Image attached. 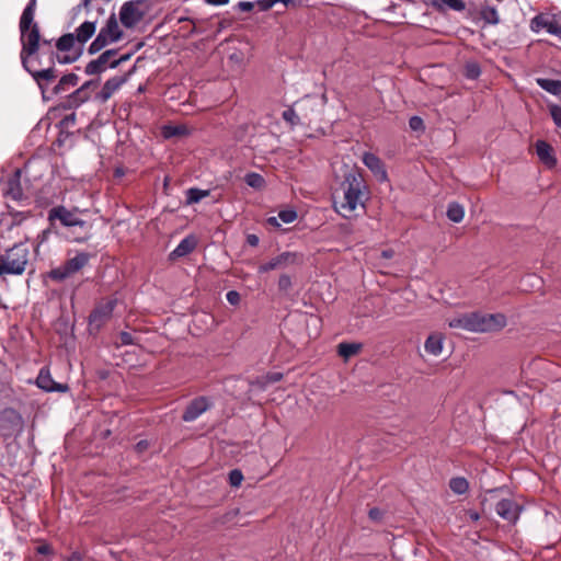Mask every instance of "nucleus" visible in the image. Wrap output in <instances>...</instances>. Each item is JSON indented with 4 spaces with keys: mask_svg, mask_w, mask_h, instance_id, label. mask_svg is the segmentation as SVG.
<instances>
[{
    "mask_svg": "<svg viewBox=\"0 0 561 561\" xmlns=\"http://www.w3.org/2000/svg\"><path fill=\"white\" fill-rule=\"evenodd\" d=\"M35 10L36 0H30L20 16L19 31L21 43V64H28V57L39 50L42 36L39 25L34 21Z\"/></svg>",
    "mask_w": 561,
    "mask_h": 561,
    "instance_id": "nucleus-1",
    "label": "nucleus"
},
{
    "mask_svg": "<svg viewBox=\"0 0 561 561\" xmlns=\"http://www.w3.org/2000/svg\"><path fill=\"white\" fill-rule=\"evenodd\" d=\"M339 190L343 195L341 208L348 213L354 211L357 205L364 206V201L369 195L362 171L357 168H353L344 174Z\"/></svg>",
    "mask_w": 561,
    "mask_h": 561,
    "instance_id": "nucleus-2",
    "label": "nucleus"
},
{
    "mask_svg": "<svg viewBox=\"0 0 561 561\" xmlns=\"http://www.w3.org/2000/svg\"><path fill=\"white\" fill-rule=\"evenodd\" d=\"M505 325L506 317L503 313L468 312L449 321L450 328L471 332H494L502 330Z\"/></svg>",
    "mask_w": 561,
    "mask_h": 561,
    "instance_id": "nucleus-3",
    "label": "nucleus"
},
{
    "mask_svg": "<svg viewBox=\"0 0 561 561\" xmlns=\"http://www.w3.org/2000/svg\"><path fill=\"white\" fill-rule=\"evenodd\" d=\"M55 46L58 51L65 53L62 56H60L58 53H49V57L46 59V67L44 68H36L31 71H27L33 79L38 84L39 89L42 90L43 99L48 100L46 96V92L44 89V82L48 83L55 79V62L58 61L59 64H70V55L67 54L70 51V32L64 33L55 43Z\"/></svg>",
    "mask_w": 561,
    "mask_h": 561,
    "instance_id": "nucleus-4",
    "label": "nucleus"
},
{
    "mask_svg": "<svg viewBox=\"0 0 561 561\" xmlns=\"http://www.w3.org/2000/svg\"><path fill=\"white\" fill-rule=\"evenodd\" d=\"M67 110H70V95H66L65 101L48 111V118L50 121L58 119L55 124L58 135L51 145V149L55 154L59 156L66 153L67 142L70 140V114L62 115V112Z\"/></svg>",
    "mask_w": 561,
    "mask_h": 561,
    "instance_id": "nucleus-5",
    "label": "nucleus"
},
{
    "mask_svg": "<svg viewBox=\"0 0 561 561\" xmlns=\"http://www.w3.org/2000/svg\"><path fill=\"white\" fill-rule=\"evenodd\" d=\"M30 250L26 243L18 242L0 254V276L22 275L28 263Z\"/></svg>",
    "mask_w": 561,
    "mask_h": 561,
    "instance_id": "nucleus-6",
    "label": "nucleus"
},
{
    "mask_svg": "<svg viewBox=\"0 0 561 561\" xmlns=\"http://www.w3.org/2000/svg\"><path fill=\"white\" fill-rule=\"evenodd\" d=\"M123 36L124 32L119 28L116 15L115 13H112L107 19L105 26L100 30L98 36L90 44L88 53L90 55L96 54L108 44L118 42Z\"/></svg>",
    "mask_w": 561,
    "mask_h": 561,
    "instance_id": "nucleus-7",
    "label": "nucleus"
},
{
    "mask_svg": "<svg viewBox=\"0 0 561 561\" xmlns=\"http://www.w3.org/2000/svg\"><path fill=\"white\" fill-rule=\"evenodd\" d=\"M24 428V419L14 408L7 407L0 410V434L4 438L19 436Z\"/></svg>",
    "mask_w": 561,
    "mask_h": 561,
    "instance_id": "nucleus-8",
    "label": "nucleus"
},
{
    "mask_svg": "<svg viewBox=\"0 0 561 561\" xmlns=\"http://www.w3.org/2000/svg\"><path fill=\"white\" fill-rule=\"evenodd\" d=\"M116 302V299H106L101 301L89 316L90 325H94L99 329L107 322L112 318Z\"/></svg>",
    "mask_w": 561,
    "mask_h": 561,
    "instance_id": "nucleus-9",
    "label": "nucleus"
},
{
    "mask_svg": "<svg viewBox=\"0 0 561 561\" xmlns=\"http://www.w3.org/2000/svg\"><path fill=\"white\" fill-rule=\"evenodd\" d=\"M35 385L45 392H67L68 383H60L53 379L48 367H42L35 379Z\"/></svg>",
    "mask_w": 561,
    "mask_h": 561,
    "instance_id": "nucleus-10",
    "label": "nucleus"
},
{
    "mask_svg": "<svg viewBox=\"0 0 561 561\" xmlns=\"http://www.w3.org/2000/svg\"><path fill=\"white\" fill-rule=\"evenodd\" d=\"M495 510L500 517L515 525L519 518L523 506L512 499H503L496 503Z\"/></svg>",
    "mask_w": 561,
    "mask_h": 561,
    "instance_id": "nucleus-11",
    "label": "nucleus"
},
{
    "mask_svg": "<svg viewBox=\"0 0 561 561\" xmlns=\"http://www.w3.org/2000/svg\"><path fill=\"white\" fill-rule=\"evenodd\" d=\"M300 255L296 252H283L268 262L259 266V273H267L272 270L283 268L288 265L298 264Z\"/></svg>",
    "mask_w": 561,
    "mask_h": 561,
    "instance_id": "nucleus-12",
    "label": "nucleus"
},
{
    "mask_svg": "<svg viewBox=\"0 0 561 561\" xmlns=\"http://www.w3.org/2000/svg\"><path fill=\"white\" fill-rule=\"evenodd\" d=\"M136 71V65L123 76H115L103 84L102 89L96 93V99L101 102L108 100L112 94L124 84L129 77Z\"/></svg>",
    "mask_w": 561,
    "mask_h": 561,
    "instance_id": "nucleus-13",
    "label": "nucleus"
},
{
    "mask_svg": "<svg viewBox=\"0 0 561 561\" xmlns=\"http://www.w3.org/2000/svg\"><path fill=\"white\" fill-rule=\"evenodd\" d=\"M363 162L379 182L388 181V173L385 163L378 156L373 152H365L363 156Z\"/></svg>",
    "mask_w": 561,
    "mask_h": 561,
    "instance_id": "nucleus-14",
    "label": "nucleus"
},
{
    "mask_svg": "<svg viewBox=\"0 0 561 561\" xmlns=\"http://www.w3.org/2000/svg\"><path fill=\"white\" fill-rule=\"evenodd\" d=\"M536 153L539 161L548 169H553L557 165V158L553 147L546 140H537L535 144Z\"/></svg>",
    "mask_w": 561,
    "mask_h": 561,
    "instance_id": "nucleus-15",
    "label": "nucleus"
},
{
    "mask_svg": "<svg viewBox=\"0 0 561 561\" xmlns=\"http://www.w3.org/2000/svg\"><path fill=\"white\" fill-rule=\"evenodd\" d=\"M209 408V402L206 397H197L193 399L185 408L182 414L184 422H191L197 419L203 412Z\"/></svg>",
    "mask_w": 561,
    "mask_h": 561,
    "instance_id": "nucleus-16",
    "label": "nucleus"
},
{
    "mask_svg": "<svg viewBox=\"0 0 561 561\" xmlns=\"http://www.w3.org/2000/svg\"><path fill=\"white\" fill-rule=\"evenodd\" d=\"M118 49H107L103 51L96 59L91 60L87 67L85 72L88 75H100L106 69V66H110V62L113 60L112 58L116 56Z\"/></svg>",
    "mask_w": 561,
    "mask_h": 561,
    "instance_id": "nucleus-17",
    "label": "nucleus"
},
{
    "mask_svg": "<svg viewBox=\"0 0 561 561\" xmlns=\"http://www.w3.org/2000/svg\"><path fill=\"white\" fill-rule=\"evenodd\" d=\"M30 217V211H20L11 206H8V214L1 220L2 226L7 231H12L15 227H19Z\"/></svg>",
    "mask_w": 561,
    "mask_h": 561,
    "instance_id": "nucleus-18",
    "label": "nucleus"
},
{
    "mask_svg": "<svg viewBox=\"0 0 561 561\" xmlns=\"http://www.w3.org/2000/svg\"><path fill=\"white\" fill-rule=\"evenodd\" d=\"M197 247V239L195 236L191 234L184 238L179 245L169 254L170 261H175L180 257L188 255L192 253Z\"/></svg>",
    "mask_w": 561,
    "mask_h": 561,
    "instance_id": "nucleus-19",
    "label": "nucleus"
},
{
    "mask_svg": "<svg viewBox=\"0 0 561 561\" xmlns=\"http://www.w3.org/2000/svg\"><path fill=\"white\" fill-rule=\"evenodd\" d=\"M5 196L11 197L14 201H22L24 198V193L21 185V170L18 169L14 171L12 176H10L7 181L5 187Z\"/></svg>",
    "mask_w": 561,
    "mask_h": 561,
    "instance_id": "nucleus-20",
    "label": "nucleus"
},
{
    "mask_svg": "<svg viewBox=\"0 0 561 561\" xmlns=\"http://www.w3.org/2000/svg\"><path fill=\"white\" fill-rule=\"evenodd\" d=\"M12 376L5 365L0 362V397L2 399H11L13 397V388L11 387Z\"/></svg>",
    "mask_w": 561,
    "mask_h": 561,
    "instance_id": "nucleus-21",
    "label": "nucleus"
},
{
    "mask_svg": "<svg viewBox=\"0 0 561 561\" xmlns=\"http://www.w3.org/2000/svg\"><path fill=\"white\" fill-rule=\"evenodd\" d=\"M47 219L56 220L62 228H70V210L65 206H55L49 209Z\"/></svg>",
    "mask_w": 561,
    "mask_h": 561,
    "instance_id": "nucleus-22",
    "label": "nucleus"
},
{
    "mask_svg": "<svg viewBox=\"0 0 561 561\" xmlns=\"http://www.w3.org/2000/svg\"><path fill=\"white\" fill-rule=\"evenodd\" d=\"M99 87V79L85 82L81 88L72 92V103H83L90 98V93Z\"/></svg>",
    "mask_w": 561,
    "mask_h": 561,
    "instance_id": "nucleus-23",
    "label": "nucleus"
},
{
    "mask_svg": "<svg viewBox=\"0 0 561 561\" xmlns=\"http://www.w3.org/2000/svg\"><path fill=\"white\" fill-rule=\"evenodd\" d=\"M70 276V257L66 259L61 266L51 268L46 277L47 279L55 282V283H61L62 280L67 279Z\"/></svg>",
    "mask_w": 561,
    "mask_h": 561,
    "instance_id": "nucleus-24",
    "label": "nucleus"
},
{
    "mask_svg": "<svg viewBox=\"0 0 561 561\" xmlns=\"http://www.w3.org/2000/svg\"><path fill=\"white\" fill-rule=\"evenodd\" d=\"M60 308H64L62 302ZM54 330L60 335L61 341L67 346L69 340V317L64 312V309H61L60 317L54 323Z\"/></svg>",
    "mask_w": 561,
    "mask_h": 561,
    "instance_id": "nucleus-25",
    "label": "nucleus"
},
{
    "mask_svg": "<svg viewBox=\"0 0 561 561\" xmlns=\"http://www.w3.org/2000/svg\"><path fill=\"white\" fill-rule=\"evenodd\" d=\"M95 33V23L85 21L77 30L76 35L72 34V43L75 39L81 44L85 43Z\"/></svg>",
    "mask_w": 561,
    "mask_h": 561,
    "instance_id": "nucleus-26",
    "label": "nucleus"
},
{
    "mask_svg": "<svg viewBox=\"0 0 561 561\" xmlns=\"http://www.w3.org/2000/svg\"><path fill=\"white\" fill-rule=\"evenodd\" d=\"M432 7L439 13H445L446 9L462 11L466 3L462 0H432Z\"/></svg>",
    "mask_w": 561,
    "mask_h": 561,
    "instance_id": "nucleus-27",
    "label": "nucleus"
},
{
    "mask_svg": "<svg viewBox=\"0 0 561 561\" xmlns=\"http://www.w3.org/2000/svg\"><path fill=\"white\" fill-rule=\"evenodd\" d=\"M161 135L164 139L173 137L188 136L190 130L186 125H164L161 128Z\"/></svg>",
    "mask_w": 561,
    "mask_h": 561,
    "instance_id": "nucleus-28",
    "label": "nucleus"
},
{
    "mask_svg": "<svg viewBox=\"0 0 561 561\" xmlns=\"http://www.w3.org/2000/svg\"><path fill=\"white\" fill-rule=\"evenodd\" d=\"M362 347L363 345L360 343L343 342L337 345V354L344 359H348L352 356L357 355L360 352Z\"/></svg>",
    "mask_w": 561,
    "mask_h": 561,
    "instance_id": "nucleus-29",
    "label": "nucleus"
},
{
    "mask_svg": "<svg viewBox=\"0 0 561 561\" xmlns=\"http://www.w3.org/2000/svg\"><path fill=\"white\" fill-rule=\"evenodd\" d=\"M302 321L308 331V336L316 339L319 335V329L321 324V319L314 314H304Z\"/></svg>",
    "mask_w": 561,
    "mask_h": 561,
    "instance_id": "nucleus-30",
    "label": "nucleus"
},
{
    "mask_svg": "<svg viewBox=\"0 0 561 561\" xmlns=\"http://www.w3.org/2000/svg\"><path fill=\"white\" fill-rule=\"evenodd\" d=\"M538 85L553 95H561V80L547 78L537 79Z\"/></svg>",
    "mask_w": 561,
    "mask_h": 561,
    "instance_id": "nucleus-31",
    "label": "nucleus"
},
{
    "mask_svg": "<svg viewBox=\"0 0 561 561\" xmlns=\"http://www.w3.org/2000/svg\"><path fill=\"white\" fill-rule=\"evenodd\" d=\"M480 18L486 23V24H499L500 18L497 14V11L494 7H491L489 4L481 5L480 9Z\"/></svg>",
    "mask_w": 561,
    "mask_h": 561,
    "instance_id": "nucleus-32",
    "label": "nucleus"
},
{
    "mask_svg": "<svg viewBox=\"0 0 561 561\" xmlns=\"http://www.w3.org/2000/svg\"><path fill=\"white\" fill-rule=\"evenodd\" d=\"M443 348V337L438 334H431L425 341L426 352L438 355Z\"/></svg>",
    "mask_w": 561,
    "mask_h": 561,
    "instance_id": "nucleus-33",
    "label": "nucleus"
},
{
    "mask_svg": "<svg viewBox=\"0 0 561 561\" xmlns=\"http://www.w3.org/2000/svg\"><path fill=\"white\" fill-rule=\"evenodd\" d=\"M30 58L28 64H22L25 71H31L36 68H44L46 67V59L47 55H42V51L38 50V53H35Z\"/></svg>",
    "mask_w": 561,
    "mask_h": 561,
    "instance_id": "nucleus-34",
    "label": "nucleus"
},
{
    "mask_svg": "<svg viewBox=\"0 0 561 561\" xmlns=\"http://www.w3.org/2000/svg\"><path fill=\"white\" fill-rule=\"evenodd\" d=\"M244 182L247 183V185L257 191H261L266 186L265 179L260 173L256 172H250L245 174Z\"/></svg>",
    "mask_w": 561,
    "mask_h": 561,
    "instance_id": "nucleus-35",
    "label": "nucleus"
},
{
    "mask_svg": "<svg viewBox=\"0 0 561 561\" xmlns=\"http://www.w3.org/2000/svg\"><path fill=\"white\" fill-rule=\"evenodd\" d=\"M95 255V253L78 252L72 257V274L79 272L82 267H84L88 264L89 260L91 257H94Z\"/></svg>",
    "mask_w": 561,
    "mask_h": 561,
    "instance_id": "nucleus-36",
    "label": "nucleus"
},
{
    "mask_svg": "<svg viewBox=\"0 0 561 561\" xmlns=\"http://www.w3.org/2000/svg\"><path fill=\"white\" fill-rule=\"evenodd\" d=\"M450 490L456 494H465L469 490V482L463 477H455L449 481Z\"/></svg>",
    "mask_w": 561,
    "mask_h": 561,
    "instance_id": "nucleus-37",
    "label": "nucleus"
},
{
    "mask_svg": "<svg viewBox=\"0 0 561 561\" xmlns=\"http://www.w3.org/2000/svg\"><path fill=\"white\" fill-rule=\"evenodd\" d=\"M446 215L453 222H460L465 215L463 207L458 203H450Z\"/></svg>",
    "mask_w": 561,
    "mask_h": 561,
    "instance_id": "nucleus-38",
    "label": "nucleus"
},
{
    "mask_svg": "<svg viewBox=\"0 0 561 561\" xmlns=\"http://www.w3.org/2000/svg\"><path fill=\"white\" fill-rule=\"evenodd\" d=\"M60 227L61 226L56 220L48 221V227L46 229H44L41 232V234L38 236L39 241L43 243V242L48 241L51 236L59 237L60 236V231H59Z\"/></svg>",
    "mask_w": 561,
    "mask_h": 561,
    "instance_id": "nucleus-39",
    "label": "nucleus"
},
{
    "mask_svg": "<svg viewBox=\"0 0 561 561\" xmlns=\"http://www.w3.org/2000/svg\"><path fill=\"white\" fill-rule=\"evenodd\" d=\"M209 195V191L199 190L196 187H192L186 191V204L192 205L198 203L202 198Z\"/></svg>",
    "mask_w": 561,
    "mask_h": 561,
    "instance_id": "nucleus-40",
    "label": "nucleus"
},
{
    "mask_svg": "<svg viewBox=\"0 0 561 561\" xmlns=\"http://www.w3.org/2000/svg\"><path fill=\"white\" fill-rule=\"evenodd\" d=\"M481 75L480 65L477 61L466 62L463 68V76L467 79L476 80Z\"/></svg>",
    "mask_w": 561,
    "mask_h": 561,
    "instance_id": "nucleus-41",
    "label": "nucleus"
},
{
    "mask_svg": "<svg viewBox=\"0 0 561 561\" xmlns=\"http://www.w3.org/2000/svg\"><path fill=\"white\" fill-rule=\"evenodd\" d=\"M548 19L542 14H538L530 21V27L534 32H539L541 28H547Z\"/></svg>",
    "mask_w": 561,
    "mask_h": 561,
    "instance_id": "nucleus-42",
    "label": "nucleus"
},
{
    "mask_svg": "<svg viewBox=\"0 0 561 561\" xmlns=\"http://www.w3.org/2000/svg\"><path fill=\"white\" fill-rule=\"evenodd\" d=\"M282 117L285 122L289 123L291 126L298 125L300 123L299 117L297 116V114L293 107H288L287 110H285L282 114Z\"/></svg>",
    "mask_w": 561,
    "mask_h": 561,
    "instance_id": "nucleus-43",
    "label": "nucleus"
},
{
    "mask_svg": "<svg viewBox=\"0 0 561 561\" xmlns=\"http://www.w3.org/2000/svg\"><path fill=\"white\" fill-rule=\"evenodd\" d=\"M243 481L242 471L239 469H233L229 472V483L231 486L238 488Z\"/></svg>",
    "mask_w": 561,
    "mask_h": 561,
    "instance_id": "nucleus-44",
    "label": "nucleus"
},
{
    "mask_svg": "<svg viewBox=\"0 0 561 561\" xmlns=\"http://www.w3.org/2000/svg\"><path fill=\"white\" fill-rule=\"evenodd\" d=\"M70 85V73H65L57 84L53 89L54 94H58L61 91H66L67 87Z\"/></svg>",
    "mask_w": 561,
    "mask_h": 561,
    "instance_id": "nucleus-45",
    "label": "nucleus"
},
{
    "mask_svg": "<svg viewBox=\"0 0 561 561\" xmlns=\"http://www.w3.org/2000/svg\"><path fill=\"white\" fill-rule=\"evenodd\" d=\"M409 127L413 130V131H424L425 130V125H424V121L422 117L420 116H412L410 119H409Z\"/></svg>",
    "mask_w": 561,
    "mask_h": 561,
    "instance_id": "nucleus-46",
    "label": "nucleus"
},
{
    "mask_svg": "<svg viewBox=\"0 0 561 561\" xmlns=\"http://www.w3.org/2000/svg\"><path fill=\"white\" fill-rule=\"evenodd\" d=\"M278 218L286 222V224H290L293 222L294 220H296L297 218V211L294 210V209H285V210H280L278 213Z\"/></svg>",
    "mask_w": 561,
    "mask_h": 561,
    "instance_id": "nucleus-47",
    "label": "nucleus"
},
{
    "mask_svg": "<svg viewBox=\"0 0 561 561\" xmlns=\"http://www.w3.org/2000/svg\"><path fill=\"white\" fill-rule=\"evenodd\" d=\"M116 346L134 344L133 335L129 332L122 331L115 342Z\"/></svg>",
    "mask_w": 561,
    "mask_h": 561,
    "instance_id": "nucleus-48",
    "label": "nucleus"
},
{
    "mask_svg": "<svg viewBox=\"0 0 561 561\" xmlns=\"http://www.w3.org/2000/svg\"><path fill=\"white\" fill-rule=\"evenodd\" d=\"M385 516V512L379 507H371L368 511V517L374 523H381Z\"/></svg>",
    "mask_w": 561,
    "mask_h": 561,
    "instance_id": "nucleus-49",
    "label": "nucleus"
},
{
    "mask_svg": "<svg viewBox=\"0 0 561 561\" xmlns=\"http://www.w3.org/2000/svg\"><path fill=\"white\" fill-rule=\"evenodd\" d=\"M549 111L554 124L561 128V107L559 105H550Z\"/></svg>",
    "mask_w": 561,
    "mask_h": 561,
    "instance_id": "nucleus-50",
    "label": "nucleus"
},
{
    "mask_svg": "<svg viewBox=\"0 0 561 561\" xmlns=\"http://www.w3.org/2000/svg\"><path fill=\"white\" fill-rule=\"evenodd\" d=\"M53 42L54 39L42 38L39 46L42 55H47V57H49V53H56L55 50H53Z\"/></svg>",
    "mask_w": 561,
    "mask_h": 561,
    "instance_id": "nucleus-51",
    "label": "nucleus"
},
{
    "mask_svg": "<svg viewBox=\"0 0 561 561\" xmlns=\"http://www.w3.org/2000/svg\"><path fill=\"white\" fill-rule=\"evenodd\" d=\"M279 1L280 0H257L255 2V5L259 8L260 11H267V10L272 9Z\"/></svg>",
    "mask_w": 561,
    "mask_h": 561,
    "instance_id": "nucleus-52",
    "label": "nucleus"
},
{
    "mask_svg": "<svg viewBox=\"0 0 561 561\" xmlns=\"http://www.w3.org/2000/svg\"><path fill=\"white\" fill-rule=\"evenodd\" d=\"M291 287V278L289 275L283 274L278 279V288L279 290H288Z\"/></svg>",
    "mask_w": 561,
    "mask_h": 561,
    "instance_id": "nucleus-53",
    "label": "nucleus"
},
{
    "mask_svg": "<svg viewBox=\"0 0 561 561\" xmlns=\"http://www.w3.org/2000/svg\"><path fill=\"white\" fill-rule=\"evenodd\" d=\"M133 55H134V51H129V53H126V54L122 55L117 59H113L110 62V68H117L121 64H123L125 61H128L131 58Z\"/></svg>",
    "mask_w": 561,
    "mask_h": 561,
    "instance_id": "nucleus-54",
    "label": "nucleus"
},
{
    "mask_svg": "<svg viewBox=\"0 0 561 561\" xmlns=\"http://www.w3.org/2000/svg\"><path fill=\"white\" fill-rule=\"evenodd\" d=\"M150 445L148 439H141L134 446V449L138 455H141L149 449Z\"/></svg>",
    "mask_w": 561,
    "mask_h": 561,
    "instance_id": "nucleus-55",
    "label": "nucleus"
},
{
    "mask_svg": "<svg viewBox=\"0 0 561 561\" xmlns=\"http://www.w3.org/2000/svg\"><path fill=\"white\" fill-rule=\"evenodd\" d=\"M239 508H232L228 511L222 515L221 523L225 524L231 522L239 514Z\"/></svg>",
    "mask_w": 561,
    "mask_h": 561,
    "instance_id": "nucleus-56",
    "label": "nucleus"
},
{
    "mask_svg": "<svg viewBox=\"0 0 561 561\" xmlns=\"http://www.w3.org/2000/svg\"><path fill=\"white\" fill-rule=\"evenodd\" d=\"M241 296L237 290H230L227 293V300L231 305H238L240 302Z\"/></svg>",
    "mask_w": 561,
    "mask_h": 561,
    "instance_id": "nucleus-57",
    "label": "nucleus"
},
{
    "mask_svg": "<svg viewBox=\"0 0 561 561\" xmlns=\"http://www.w3.org/2000/svg\"><path fill=\"white\" fill-rule=\"evenodd\" d=\"M255 2L241 1L238 3V9L242 12H250L254 9Z\"/></svg>",
    "mask_w": 561,
    "mask_h": 561,
    "instance_id": "nucleus-58",
    "label": "nucleus"
},
{
    "mask_svg": "<svg viewBox=\"0 0 561 561\" xmlns=\"http://www.w3.org/2000/svg\"><path fill=\"white\" fill-rule=\"evenodd\" d=\"M251 385L256 386L259 389H265L268 386L266 376L257 377Z\"/></svg>",
    "mask_w": 561,
    "mask_h": 561,
    "instance_id": "nucleus-59",
    "label": "nucleus"
},
{
    "mask_svg": "<svg viewBox=\"0 0 561 561\" xmlns=\"http://www.w3.org/2000/svg\"><path fill=\"white\" fill-rule=\"evenodd\" d=\"M36 552L38 554L47 556L51 553V547L48 543H41L36 547Z\"/></svg>",
    "mask_w": 561,
    "mask_h": 561,
    "instance_id": "nucleus-60",
    "label": "nucleus"
},
{
    "mask_svg": "<svg viewBox=\"0 0 561 561\" xmlns=\"http://www.w3.org/2000/svg\"><path fill=\"white\" fill-rule=\"evenodd\" d=\"M265 376L268 381V385L275 383L283 378V374H280V373H268Z\"/></svg>",
    "mask_w": 561,
    "mask_h": 561,
    "instance_id": "nucleus-61",
    "label": "nucleus"
},
{
    "mask_svg": "<svg viewBox=\"0 0 561 561\" xmlns=\"http://www.w3.org/2000/svg\"><path fill=\"white\" fill-rule=\"evenodd\" d=\"M559 25L560 24L554 20L548 21L546 30L548 33L556 35L558 32Z\"/></svg>",
    "mask_w": 561,
    "mask_h": 561,
    "instance_id": "nucleus-62",
    "label": "nucleus"
},
{
    "mask_svg": "<svg viewBox=\"0 0 561 561\" xmlns=\"http://www.w3.org/2000/svg\"><path fill=\"white\" fill-rule=\"evenodd\" d=\"M259 241H260L259 237L254 233H250L247 236V243L250 247H257Z\"/></svg>",
    "mask_w": 561,
    "mask_h": 561,
    "instance_id": "nucleus-63",
    "label": "nucleus"
},
{
    "mask_svg": "<svg viewBox=\"0 0 561 561\" xmlns=\"http://www.w3.org/2000/svg\"><path fill=\"white\" fill-rule=\"evenodd\" d=\"M151 3H150V0L145 2L144 4H137V9L138 11H144V18L146 16V14L151 10Z\"/></svg>",
    "mask_w": 561,
    "mask_h": 561,
    "instance_id": "nucleus-64",
    "label": "nucleus"
}]
</instances>
